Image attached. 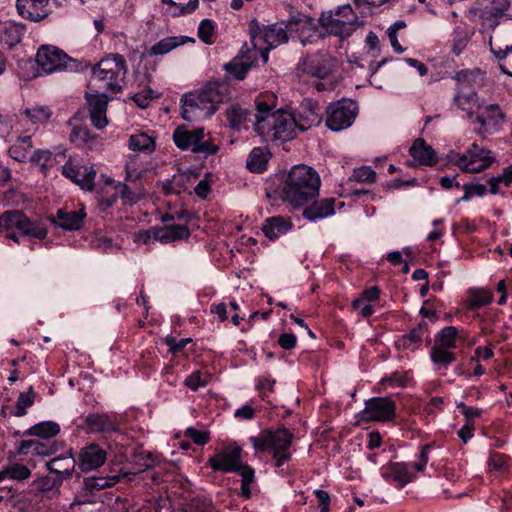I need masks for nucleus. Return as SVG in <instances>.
Returning <instances> with one entry per match:
<instances>
[{"instance_id":"obj_1","label":"nucleus","mask_w":512,"mask_h":512,"mask_svg":"<svg viewBox=\"0 0 512 512\" xmlns=\"http://www.w3.org/2000/svg\"><path fill=\"white\" fill-rule=\"evenodd\" d=\"M274 100L273 94L257 98L254 130L264 141L291 140L297 130L293 114L282 109L273 111Z\"/></svg>"},{"instance_id":"obj_2","label":"nucleus","mask_w":512,"mask_h":512,"mask_svg":"<svg viewBox=\"0 0 512 512\" xmlns=\"http://www.w3.org/2000/svg\"><path fill=\"white\" fill-rule=\"evenodd\" d=\"M230 94V85L227 82H208L200 91L183 95L181 116L189 122L209 118L220 103L230 99Z\"/></svg>"},{"instance_id":"obj_3","label":"nucleus","mask_w":512,"mask_h":512,"mask_svg":"<svg viewBox=\"0 0 512 512\" xmlns=\"http://www.w3.org/2000/svg\"><path fill=\"white\" fill-rule=\"evenodd\" d=\"M320 185V177L313 168L295 165L284 182L282 198L293 207L303 206L318 196Z\"/></svg>"},{"instance_id":"obj_4","label":"nucleus","mask_w":512,"mask_h":512,"mask_svg":"<svg viewBox=\"0 0 512 512\" xmlns=\"http://www.w3.org/2000/svg\"><path fill=\"white\" fill-rule=\"evenodd\" d=\"M127 72L122 55L102 59L93 69L88 88L95 93L120 92Z\"/></svg>"},{"instance_id":"obj_5","label":"nucleus","mask_w":512,"mask_h":512,"mask_svg":"<svg viewBox=\"0 0 512 512\" xmlns=\"http://www.w3.org/2000/svg\"><path fill=\"white\" fill-rule=\"evenodd\" d=\"M0 232L15 243H20L21 237L44 240L48 231L44 223L30 219L18 209L7 210L0 214Z\"/></svg>"},{"instance_id":"obj_6","label":"nucleus","mask_w":512,"mask_h":512,"mask_svg":"<svg viewBox=\"0 0 512 512\" xmlns=\"http://www.w3.org/2000/svg\"><path fill=\"white\" fill-rule=\"evenodd\" d=\"M293 435L286 428L264 430L256 437H250V442L257 452L269 451L276 467L283 466L290 460Z\"/></svg>"},{"instance_id":"obj_7","label":"nucleus","mask_w":512,"mask_h":512,"mask_svg":"<svg viewBox=\"0 0 512 512\" xmlns=\"http://www.w3.org/2000/svg\"><path fill=\"white\" fill-rule=\"evenodd\" d=\"M173 141L177 148L183 151H191L204 156L215 155L219 147L206 138L204 128L187 129L184 126L177 127L173 132Z\"/></svg>"},{"instance_id":"obj_8","label":"nucleus","mask_w":512,"mask_h":512,"mask_svg":"<svg viewBox=\"0 0 512 512\" xmlns=\"http://www.w3.org/2000/svg\"><path fill=\"white\" fill-rule=\"evenodd\" d=\"M448 158L451 163L458 166L462 171L472 173L488 168L495 161L490 150L479 147L476 143H473L463 154L451 152Z\"/></svg>"},{"instance_id":"obj_9","label":"nucleus","mask_w":512,"mask_h":512,"mask_svg":"<svg viewBox=\"0 0 512 512\" xmlns=\"http://www.w3.org/2000/svg\"><path fill=\"white\" fill-rule=\"evenodd\" d=\"M326 126L331 131H341L349 128L358 114V104L351 99H341L327 107Z\"/></svg>"},{"instance_id":"obj_10","label":"nucleus","mask_w":512,"mask_h":512,"mask_svg":"<svg viewBox=\"0 0 512 512\" xmlns=\"http://www.w3.org/2000/svg\"><path fill=\"white\" fill-rule=\"evenodd\" d=\"M36 61L46 73L78 69L76 60L55 46H41L36 54Z\"/></svg>"},{"instance_id":"obj_11","label":"nucleus","mask_w":512,"mask_h":512,"mask_svg":"<svg viewBox=\"0 0 512 512\" xmlns=\"http://www.w3.org/2000/svg\"><path fill=\"white\" fill-rule=\"evenodd\" d=\"M286 25L289 33H296L304 46L316 43L325 37V33L318 27L315 19L300 12L291 14Z\"/></svg>"},{"instance_id":"obj_12","label":"nucleus","mask_w":512,"mask_h":512,"mask_svg":"<svg viewBox=\"0 0 512 512\" xmlns=\"http://www.w3.org/2000/svg\"><path fill=\"white\" fill-rule=\"evenodd\" d=\"M335 62L336 59L331 54L319 51L316 54L303 58L298 64V69L303 74L318 79H325L332 73Z\"/></svg>"},{"instance_id":"obj_13","label":"nucleus","mask_w":512,"mask_h":512,"mask_svg":"<svg viewBox=\"0 0 512 512\" xmlns=\"http://www.w3.org/2000/svg\"><path fill=\"white\" fill-rule=\"evenodd\" d=\"M362 413L367 420L388 422L395 418L396 403L390 397H374L365 402Z\"/></svg>"},{"instance_id":"obj_14","label":"nucleus","mask_w":512,"mask_h":512,"mask_svg":"<svg viewBox=\"0 0 512 512\" xmlns=\"http://www.w3.org/2000/svg\"><path fill=\"white\" fill-rule=\"evenodd\" d=\"M80 427L89 433L110 434L120 430V422L115 413H89Z\"/></svg>"},{"instance_id":"obj_15","label":"nucleus","mask_w":512,"mask_h":512,"mask_svg":"<svg viewBox=\"0 0 512 512\" xmlns=\"http://www.w3.org/2000/svg\"><path fill=\"white\" fill-rule=\"evenodd\" d=\"M288 33L286 22H277L264 26L258 33L252 34V41L255 47L260 44H265L268 45L270 49H274L288 42Z\"/></svg>"},{"instance_id":"obj_16","label":"nucleus","mask_w":512,"mask_h":512,"mask_svg":"<svg viewBox=\"0 0 512 512\" xmlns=\"http://www.w3.org/2000/svg\"><path fill=\"white\" fill-rule=\"evenodd\" d=\"M241 455V447L228 446L210 457L208 463L215 472H234L240 470Z\"/></svg>"},{"instance_id":"obj_17","label":"nucleus","mask_w":512,"mask_h":512,"mask_svg":"<svg viewBox=\"0 0 512 512\" xmlns=\"http://www.w3.org/2000/svg\"><path fill=\"white\" fill-rule=\"evenodd\" d=\"M319 23L321 27L325 29V34L328 33L330 35L337 36L341 39H346L350 37L352 33L355 31L356 26L360 25L357 16H354L352 19H348V21H345L333 17L331 12L322 13L319 18Z\"/></svg>"},{"instance_id":"obj_18","label":"nucleus","mask_w":512,"mask_h":512,"mask_svg":"<svg viewBox=\"0 0 512 512\" xmlns=\"http://www.w3.org/2000/svg\"><path fill=\"white\" fill-rule=\"evenodd\" d=\"M482 111L471 120L473 124L480 125L479 134H492L500 130L504 121V114L498 104L482 105Z\"/></svg>"},{"instance_id":"obj_19","label":"nucleus","mask_w":512,"mask_h":512,"mask_svg":"<svg viewBox=\"0 0 512 512\" xmlns=\"http://www.w3.org/2000/svg\"><path fill=\"white\" fill-rule=\"evenodd\" d=\"M297 130L304 132L321 123V111L318 104L310 99H304L296 113L293 114Z\"/></svg>"},{"instance_id":"obj_20","label":"nucleus","mask_w":512,"mask_h":512,"mask_svg":"<svg viewBox=\"0 0 512 512\" xmlns=\"http://www.w3.org/2000/svg\"><path fill=\"white\" fill-rule=\"evenodd\" d=\"M92 125L101 130L108 125L106 116L109 98L106 94L86 92L85 95Z\"/></svg>"},{"instance_id":"obj_21","label":"nucleus","mask_w":512,"mask_h":512,"mask_svg":"<svg viewBox=\"0 0 512 512\" xmlns=\"http://www.w3.org/2000/svg\"><path fill=\"white\" fill-rule=\"evenodd\" d=\"M107 459V452L98 444L83 447L78 454V467L82 472H90L101 467Z\"/></svg>"},{"instance_id":"obj_22","label":"nucleus","mask_w":512,"mask_h":512,"mask_svg":"<svg viewBox=\"0 0 512 512\" xmlns=\"http://www.w3.org/2000/svg\"><path fill=\"white\" fill-rule=\"evenodd\" d=\"M62 174L82 189L91 191L94 188L96 171L92 167L73 165L67 162L62 166Z\"/></svg>"},{"instance_id":"obj_23","label":"nucleus","mask_w":512,"mask_h":512,"mask_svg":"<svg viewBox=\"0 0 512 512\" xmlns=\"http://www.w3.org/2000/svg\"><path fill=\"white\" fill-rule=\"evenodd\" d=\"M85 217L84 208L74 211L58 209L56 215L51 218V223L66 231H76L82 228Z\"/></svg>"},{"instance_id":"obj_24","label":"nucleus","mask_w":512,"mask_h":512,"mask_svg":"<svg viewBox=\"0 0 512 512\" xmlns=\"http://www.w3.org/2000/svg\"><path fill=\"white\" fill-rule=\"evenodd\" d=\"M49 0H17L18 13L25 19L39 22L49 15L47 9Z\"/></svg>"},{"instance_id":"obj_25","label":"nucleus","mask_w":512,"mask_h":512,"mask_svg":"<svg viewBox=\"0 0 512 512\" xmlns=\"http://www.w3.org/2000/svg\"><path fill=\"white\" fill-rule=\"evenodd\" d=\"M62 479H52L49 477H42L33 481L31 491L36 498L43 500H52L60 495V486Z\"/></svg>"},{"instance_id":"obj_26","label":"nucleus","mask_w":512,"mask_h":512,"mask_svg":"<svg viewBox=\"0 0 512 512\" xmlns=\"http://www.w3.org/2000/svg\"><path fill=\"white\" fill-rule=\"evenodd\" d=\"M335 213V199L325 198L315 201L303 210V217L310 222L332 216Z\"/></svg>"},{"instance_id":"obj_27","label":"nucleus","mask_w":512,"mask_h":512,"mask_svg":"<svg viewBox=\"0 0 512 512\" xmlns=\"http://www.w3.org/2000/svg\"><path fill=\"white\" fill-rule=\"evenodd\" d=\"M453 101L457 108L466 112L469 120H472L474 117V108H482L483 103L474 90L465 91L464 88L457 91Z\"/></svg>"},{"instance_id":"obj_28","label":"nucleus","mask_w":512,"mask_h":512,"mask_svg":"<svg viewBox=\"0 0 512 512\" xmlns=\"http://www.w3.org/2000/svg\"><path fill=\"white\" fill-rule=\"evenodd\" d=\"M120 481L119 476H90L83 480L81 494L87 501V497L105 488L112 487Z\"/></svg>"},{"instance_id":"obj_29","label":"nucleus","mask_w":512,"mask_h":512,"mask_svg":"<svg viewBox=\"0 0 512 512\" xmlns=\"http://www.w3.org/2000/svg\"><path fill=\"white\" fill-rule=\"evenodd\" d=\"M26 26L14 21H6L0 25V41L8 48L15 47L21 42Z\"/></svg>"},{"instance_id":"obj_30","label":"nucleus","mask_w":512,"mask_h":512,"mask_svg":"<svg viewBox=\"0 0 512 512\" xmlns=\"http://www.w3.org/2000/svg\"><path fill=\"white\" fill-rule=\"evenodd\" d=\"M292 227L293 224L289 218L273 216L265 220L262 231L266 237L274 240L286 234Z\"/></svg>"},{"instance_id":"obj_31","label":"nucleus","mask_w":512,"mask_h":512,"mask_svg":"<svg viewBox=\"0 0 512 512\" xmlns=\"http://www.w3.org/2000/svg\"><path fill=\"white\" fill-rule=\"evenodd\" d=\"M32 136L31 135H20L9 147V156L17 162L25 163L29 161L30 155L32 154Z\"/></svg>"},{"instance_id":"obj_32","label":"nucleus","mask_w":512,"mask_h":512,"mask_svg":"<svg viewBox=\"0 0 512 512\" xmlns=\"http://www.w3.org/2000/svg\"><path fill=\"white\" fill-rule=\"evenodd\" d=\"M115 196L108 201V206H112L117 197H120L124 205H134L142 198V192L138 188H131L123 182H113Z\"/></svg>"},{"instance_id":"obj_33","label":"nucleus","mask_w":512,"mask_h":512,"mask_svg":"<svg viewBox=\"0 0 512 512\" xmlns=\"http://www.w3.org/2000/svg\"><path fill=\"white\" fill-rule=\"evenodd\" d=\"M196 179V176L190 173H178L170 179H166L162 184L165 195L180 194L186 191L189 184Z\"/></svg>"},{"instance_id":"obj_34","label":"nucleus","mask_w":512,"mask_h":512,"mask_svg":"<svg viewBox=\"0 0 512 512\" xmlns=\"http://www.w3.org/2000/svg\"><path fill=\"white\" fill-rule=\"evenodd\" d=\"M411 157L420 165L431 166L436 163V155L432 147L427 146L423 139L414 141L409 149Z\"/></svg>"},{"instance_id":"obj_35","label":"nucleus","mask_w":512,"mask_h":512,"mask_svg":"<svg viewBox=\"0 0 512 512\" xmlns=\"http://www.w3.org/2000/svg\"><path fill=\"white\" fill-rule=\"evenodd\" d=\"M190 236V231L185 225H167L155 231V238L161 243H170Z\"/></svg>"},{"instance_id":"obj_36","label":"nucleus","mask_w":512,"mask_h":512,"mask_svg":"<svg viewBox=\"0 0 512 512\" xmlns=\"http://www.w3.org/2000/svg\"><path fill=\"white\" fill-rule=\"evenodd\" d=\"M188 40L190 38L186 36L166 37L152 45L147 53L151 57L162 56L185 44Z\"/></svg>"},{"instance_id":"obj_37","label":"nucleus","mask_w":512,"mask_h":512,"mask_svg":"<svg viewBox=\"0 0 512 512\" xmlns=\"http://www.w3.org/2000/svg\"><path fill=\"white\" fill-rule=\"evenodd\" d=\"M493 295L484 288H471L467 292L465 308L467 310H478L491 303Z\"/></svg>"},{"instance_id":"obj_38","label":"nucleus","mask_w":512,"mask_h":512,"mask_svg":"<svg viewBox=\"0 0 512 512\" xmlns=\"http://www.w3.org/2000/svg\"><path fill=\"white\" fill-rule=\"evenodd\" d=\"M128 146L136 152L151 153L156 148L155 137L146 132L132 134L129 137Z\"/></svg>"},{"instance_id":"obj_39","label":"nucleus","mask_w":512,"mask_h":512,"mask_svg":"<svg viewBox=\"0 0 512 512\" xmlns=\"http://www.w3.org/2000/svg\"><path fill=\"white\" fill-rule=\"evenodd\" d=\"M431 361L437 366L436 370L444 375L448 366L456 360V356L450 349L433 346L430 352Z\"/></svg>"},{"instance_id":"obj_40","label":"nucleus","mask_w":512,"mask_h":512,"mask_svg":"<svg viewBox=\"0 0 512 512\" xmlns=\"http://www.w3.org/2000/svg\"><path fill=\"white\" fill-rule=\"evenodd\" d=\"M270 153L262 147H255L250 152L246 164L247 168L254 173H261L267 168Z\"/></svg>"},{"instance_id":"obj_41","label":"nucleus","mask_w":512,"mask_h":512,"mask_svg":"<svg viewBox=\"0 0 512 512\" xmlns=\"http://www.w3.org/2000/svg\"><path fill=\"white\" fill-rule=\"evenodd\" d=\"M75 464L76 461L72 456L54 457L47 462V468L50 472L59 476L69 477L74 470Z\"/></svg>"},{"instance_id":"obj_42","label":"nucleus","mask_w":512,"mask_h":512,"mask_svg":"<svg viewBox=\"0 0 512 512\" xmlns=\"http://www.w3.org/2000/svg\"><path fill=\"white\" fill-rule=\"evenodd\" d=\"M250 114L251 112L248 109L239 104H232L226 110L229 126L236 130H240L245 126Z\"/></svg>"},{"instance_id":"obj_43","label":"nucleus","mask_w":512,"mask_h":512,"mask_svg":"<svg viewBox=\"0 0 512 512\" xmlns=\"http://www.w3.org/2000/svg\"><path fill=\"white\" fill-rule=\"evenodd\" d=\"M387 479L396 483L400 488L412 481L413 474L405 463H394L386 473Z\"/></svg>"},{"instance_id":"obj_44","label":"nucleus","mask_w":512,"mask_h":512,"mask_svg":"<svg viewBox=\"0 0 512 512\" xmlns=\"http://www.w3.org/2000/svg\"><path fill=\"white\" fill-rule=\"evenodd\" d=\"M21 115L25 116L33 124L40 125L45 124L50 120L52 110L47 105H35L23 109L21 111Z\"/></svg>"},{"instance_id":"obj_45","label":"nucleus","mask_w":512,"mask_h":512,"mask_svg":"<svg viewBox=\"0 0 512 512\" xmlns=\"http://www.w3.org/2000/svg\"><path fill=\"white\" fill-rule=\"evenodd\" d=\"M30 475L31 471L27 466L19 463H12L0 471V482L6 479L23 481L28 479Z\"/></svg>"},{"instance_id":"obj_46","label":"nucleus","mask_w":512,"mask_h":512,"mask_svg":"<svg viewBox=\"0 0 512 512\" xmlns=\"http://www.w3.org/2000/svg\"><path fill=\"white\" fill-rule=\"evenodd\" d=\"M457 337L458 329L455 326H446L436 335L434 346L453 349L456 347Z\"/></svg>"},{"instance_id":"obj_47","label":"nucleus","mask_w":512,"mask_h":512,"mask_svg":"<svg viewBox=\"0 0 512 512\" xmlns=\"http://www.w3.org/2000/svg\"><path fill=\"white\" fill-rule=\"evenodd\" d=\"M470 38L471 34L466 28L457 26L452 34V52L460 55L466 49Z\"/></svg>"},{"instance_id":"obj_48","label":"nucleus","mask_w":512,"mask_h":512,"mask_svg":"<svg viewBox=\"0 0 512 512\" xmlns=\"http://www.w3.org/2000/svg\"><path fill=\"white\" fill-rule=\"evenodd\" d=\"M29 161L39 167L42 173H46L53 165V156L51 151L47 149H36L30 155Z\"/></svg>"},{"instance_id":"obj_49","label":"nucleus","mask_w":512,"mask_h":512,"mask_svg":"<svg viewBox=\"0 0 512 512\" xmlns=\"http://www.w3.org/2000/svg\"><path fill=\"white\" fill-rule=\"evenodd\" d=\"M60 431V426L52 421H46L38 423L31 427L30 433L32 435L38 436L45 440H50V438L56 436Z\"/></svg>"},{"instance_id":"obj_50","label":"nucleus","mask_w":512,"mask_h":512,"mask_svg":"<svg viewBox=\"0 0 512 512\" xmlns=\"http://www.w3.org/2000/svg\"><path fill=\"white\" fill-rule=\"evenodd\" d=\"M508 5L507 3H496L492 2L490 5L485 6L483 9H479L480 17L483 20L493 21L491 26H496L498 24L497 19L502 16V14L506 11Z\"/></svg>"},{"instance_id":"obj_51","label":"nucleus","mask_w":512,"mask_h":512,"mask_svg":"<svg viewBox=\"0 0 512 512\" xmlns=\"http://www.w3.org/2000/svg\"><path fill=\"white\" fill-rule=\"evenodd\" d=\"M489 183V192L493 195H496L499 193V187L501 185L508 187L510 184H512V164L506 167L503 170V173L492 177L488 181Z\"/></svg>"},{"instance_id":"obj_52","label":"nucleus","mask_w":512,"mask_h":512,"mask_svg":"<svg viewBox=\"0 0 512 512\" xmlns=\"http://www.w3.org/2000/svg\"><path fill=\"white\" fill-rule=\"evenodd\" d=\"M253 66V61H244L239 58H235L229 64L226 69L229 73L234 75L237 79L242 80L245 78L247 72Z\"/></svg>"},{"instance_id":"obj_53","label":"nucleus","mask_w":512,"mask_h":512,"mask_svg":"<svg viewBox=\"0 0 512 512\" xmlns=\"http://www.w3.org/2000/svg\"><path fill=\"white\" fill-rule=\"evenodd\" d=\"M456 79L462 84L479 85L484 79V73L480 69L462 70L456 74Z\"/></svg>"},{"instance_id":"obj_54","label":"nucleus","mask_w":512,"mask_h":512,"mask_svg":"<svg viewBox=\"0 0 512 512\" xmlns=\"http://www.w3.org/2000/svg\"><path fill=\"white\" fill-rule=\"evenodd\" d=\"M34 403V393L32 387L29 388L28 392L20 393L16 401V410L14 415L21 417L26 415V409L31 407Z\"/></svg>"},{"instance_id":"obj_55","label":"nucleus","mask_w":512,"mask_h":512,"mask_svg":"<svg viewBox=\"0 0 512 512\" xmlns=\"http://www.w3.org/2000/svg\"><path fill=\"white\" fill-rule=\"evenodd\" d=\"M28 445L31 451L37 455L49 456L55 451V446L51 440H33Z\"/></svg>"},{"instance_id":"obj_56","label":"nucleus","mask_w":512,"mask_h":512,"mask_svg":"<svg viewBox=\"0 0 512 512\" xmlns=\"http://www.w3.org/2000/svg\"><path fill=\"white\" fill-rule=\"evenodd\" d=\"M215 25L210 19H203L198 27V37L206 44L213 43Z\"/></svg>"},{"instance_id":"obj_57","label":"nucleus","mask_w":512,"mask_h":512,"mask_svg":"<svg viewBox=\"0 0 512 512\" xmlns=\"http://www.w3.org/2000/svg\"><path fill=\"white\" fill-rule=\"evenodd\" d=\"M352 177L358 182L374 183L376 172L369 166H362L354 169Z\"/></svg>"},{"instance_id":"obj_58","label":"nucleus","mask_w":512,"mask_h":512,"mask_svg":"<svg viewBox=\"0 0 512 512\" xmlns=\"http://www.w3.org/2000/svg\"><path fill=\"white\" fill-rule=\"evenodd\" d=\"M379 296H380L379 288L376 286L370 287L368 289H365L362 292L361 296L352 302V306L354 308H360L364 302L369 303V302L375 301L379 298Z\"/></svg>"},{"instance_id":"obj_59","label":"nucleus","mask_w":512,"mask_h":512,"mask_svg":"<svg viewBox=\"0 0 512 512\" xmlns=\"http://www.w3.org/2000/svg\"><path fill=\"white\" fill-rule=\"evenodd\" d=\"M425 330L422 326L413 328L409 333L403 336L404 345L409 348L413 344H419L422 342Z\"/></svg>"},{"instance_id":"obj_60","label":"nucleus","mask_w":512,"mask_h":512,"mask_svg":"<svg viewBox=\"0 0 512 512\" xmlns=\"http://www.w3.org/2000/svg\"><path fill=\"white\" fill-rule=\"evenodd\" d=\"M184 385L192 391L207 385V381L202 378L200 371H195L185 378Z\"/></svg>"},{"instance_id":"obj_61","label":"nucleus","mask_w":512,"mask_h":512,"mask_svg":"<svg viewBox=\"0 0 512 512\" xmlns=\"http://www.w3.org/2000/svg\"><path fill=\"white\" fill-rule=\"evenodd\" d=\"M191 341V338L176 339L173 336H167L165 338V343L169 347V351L173 354L181 352Z\"/></svg>"},{"instance_id":"obj_62","label":"nucleus","mask_w":512,"mask_h":512,"mask_svg":"<svg viewBox=\"0 0 512 512\" xmlns=\"http://www.w3.org/2000/svg\"><path fill=\"white\" fill-rule=\"evenodd\" d=\"M185 434L197 445H205L210 439L209 434L206 431L197 430L193 427H189Z\"/></svg>"},{"instance_id":"obj_63","label":"nucleus","mask_w":512,"mask_h":512,"mask_svg":"<svg viewBox=\"0 0 512 512\" xmlns=\"http://www.w3.org/2000/svg\"><path fill=\"white\" fill-rule=\"evenodd\" d=\"M153 90L146 88L132 96V100L140 108L148 107L150 101L153 99Z\"/></svg>"},{"instance_id":"obj_64","label":"nucleus","mask_w":512,"mask_h":512,"mask_svg":"<svg viewBox=\"0 0 512 512\" xmlns=\"http://www.w3.org/2000/svg\"><path fill=\"white\" fill-rule=\"evenodd\" d=\"M490 51L493 53L498 61L504 60L510 53H512V44H507L504 47L494 45L492 40L489 42Z\"/></svg>"}]
</instances>
